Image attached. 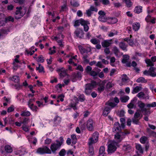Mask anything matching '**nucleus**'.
Wrapping results in <instances>:
<instances>
[{"label":"nucleus","instance_id":"obj_1","mask_svg":"<svg viewBox=\"0 0 156 156\" xmlns=\"http://www.w3.org/2000/svg\"><path fill=\"white\" fill-rule=\"evenodd\" d=\"M121 128L119 122H115L113 129V131L116 134L115 135V139L118 143L120 142L124 138V136L126 134L129 133H124L121 132Z\"/></svg>","mask_w":156,"mask_h":156},{"label":"nucleus","instance_id":"obj_2","mask_svg":"<svg viewBox=\"0 0 156 156\" xmlns=\"http://www.w3.org/2000/svg\"><path fill=\"white\" fill-rule=\"evenodd\" d=\"M63 142V138L62 137H60L59 140H56L57 143H54L52 144L50 146L51 152H52L53 153H55L56 151L60 148Z\"/></svg>","mask_w":156,"mask_h":156},{"label":"nucleus","instance_id":"obj_3","mask_svg":"<svg viewBox=\"0 0 156 156\" xmlns=\"http://www.w3.org/2000/svg\"><path fill=\"white\" fill-rule=\"evenodd\" d=\"M138 106L141 111L144 112V115H149L153 111L151 110L150 108H145V104L141 101H138Z\"/></svg>","mask_w":156,"mask_h":156},{"label":"nucleus","instance_id":"obj_4","mask_svg":"<svg viewBox=\"0 0 156 156\" xmlns=\"http://www.w3.org/2000/svg\"><path fill=\"white\" fill-rule=\"evenodd\" d=\"M106 105L108 106L106 107L104 110L103 114L105 116H107L110 112L111 109L116 105L114 103L109 101L106 103Z\"/></svg>","mask_w":156,"mask_h":156},{"label":"nucleus","instance_id":"obj_5","mask_svg":"<svg viewBox=\"0 0 156 156\" xmlns=\"http://www.w3.org/2000/svg\"><path fill=\"white\" fill-rule=\"evenodd\" d=\"M16 11L15 13V17L16 19H18L21 18L24 15L26 11L24 9L21 7H17L16 8Z\"/></svg>","mask_w":156,"mask_h":156},{"label":"nucleus","instance_id":"obj_6","mask_svg":"<svg viewBox=\"0 0 156 156\" xmlns=\"http://www.w3.org/2000/svg\"><path fill=\"white\" fill-rule=\"evenodd\" d=\"M118 143L115 141H112L109 144L108 146V153H114L116 150Z\"/></svg>","mask_w":156,"mask_h":156},{"label":"nucleus","instance_id":"obj_7","mask_svg":"<svg viewBox=\"0 0 156 156\" xmlns=\"http://www.w3.org/2000/svg\"><path fill=\"white\" fill-rule=\"evenodd\" d=\"M97 84V83L94 81H92L90 83L86 84L85 91L86 94L87 95L89 94L91 92L92 89Z\"/></svg>","mask_w":156,"mask_h":156},{"label":"nucleus","instance_id":"obj_8","mask_svg":"<svg viewBox=\"0 0 156 156\" xmlns=\"http://www.w3.org/2000/svg\"><path fill=\"white\" fill-rule=\"evenodd\" d=\"M98 133L97 132H94L92 137L89 139L88 145H92L93 144L96 143L98 140Z\"/></svg>","mask_w":156,"mask_h":156},{"label":"nucleus","instance_id":"obj_9","mask_svg":"<svg viewBox=\"0 0 156 156\" xmlns=\"http://www.w3.org/2000/svg\"><path fill=\"white\" fill-rule=\"evenodd\" d=\"M144 75L154 77L156 76V69L153 67L150 68L148 70H145L143 72Z\"/></svg>","mask_w":156,"mask_h":156},{"label":"nucleus","instance_id":"obj_10","mask_svg":"<svg viewBox=\"0 0 156 156\" xmlns=\"http://www.w3.org/2000/svg\"><path fill=\"white\" fill-rule=\"evenodd\" d=\"M37 152L40 154H51V151L48 147L45 146L39 148L37 150Z\"/></svg>","mask_w":156,"mask_h":156},{"label":"nucleus","instance_id":"obj_11","mask_svg":"<svg viewBox=\"0 0 156 156\" xmlns=\"http://www.w3.org/2000/svg\"><path fill=\"white\" fill-rule=\"evenodd\" d=\"M95 125V122L92 119H89L86 122L87 128L89 131L93 130Z\"/></svg>","mask_w":156,"mask_h":156},{"label":"nucleus","instance_id":"obj_12","mask_svg":"<svg viewBox=\"0 0 156 156\" xmlns=\"http://www.w3.org/2000/svg\"><path fill=\"white\" fill-rule=\"evenodd\" d=\"M81 77V74L80 72L74 73L72 74L71 79L73 82H75L76 80H80Z\"/></svg>","mask_w":156,"mask_h":156},{"label":"nucleus","instance_id":"obj_13","mask_svg":"<svg viewBox=\"0 0 156 156\" xmlns=\"http://www.w3.org/2000/svg\"><path fill=\"white\" fill-rule=\"evenodd\" d=\"M140 111H137L135 113L133 118L132 119L133 122L136 124H137L139 120L140 119Z\"/></svg>","mask_w":156,"mask_h":156},{"label":"nucleus","instance_id":"obj_14","mask_svg":"<svg viewBox=\"0 0 156 156\" xmlns=\"http://www.w3.org/2000/svg\"><path fill=\"white\" fill-rule=\"evenodd\" d=\"M57 71L59 73V76L61 78H63L66 75V71L64 68H58Z\"/></svg>","mask_w":156,"mask_h":156},{"label":"nucleus","instance_id":"obj_15","mask_svg":"<svg viewBox=\"0 0 156 156\" xmlns=\"http://www.w3.org/2000/svg\"><path fill=\"white\" fill-rule=\"evenodd\" d=\"M76 37H77L82 38L83 36L84 33L83 30L80 29H77L75 32Z\"/></svg>","mask_w":156,"mask_h":156},{"label":"nucleus","instance_id":"obj_16","mask_svg":"<svg viewBox=\"0 0 156 156\" xmlns=\"http://www.w3.org/2000/svg\"><path fill=\"white\" fill-rule=\"evenodd\" d=\"M156 19L155 18L151 16L150 15H148L145 18V20L147 22H151L153 24L155 23Z\"/></svg>","mask_w":156,"mask_h":156},{"label":"nucleus","instance_id":"obj_17","mask_svg":"<svg viewBox=\"0 0 156 156\" xmlns=\"http://www.w3.org/2000/svg\"><path fill=\"white\" fill-rule=\"evenodd\" d=\"M37 48H35L34 46L32 47L29 50H26L25 51V53L28 55H32L35 52V51H37Z\"/></svg>","mask_w":156,"mask_h":156},{"label":"nucleus","instance_id":"obj_18","mask_svg":"<svg viewBox=\"0 0 156 156\" xmlns=\"http://www.w3.org/2000/svg\"><path fill=\"white\" fill-rule=\"evenodd\" d=\"M99 86L98 88V91L99 92H101L103 91L105 89V82L104 81L100 80L98 83Z\"/></svg>","mask_w":156,"mask_h":156},{"label":"nucleus","instance_id":"obj_19","mask_svg":"<svg viewBox=\"0 0 156 156\" xmlns=\"http://www.w3.org/2000/svg\"><path fill=\"white\" fill-rule=\"evenodd\" d=\"M136 96L140 99H148L149 96L148 95H145L143 92H140L138 93Z\"/></svg>","mask_w":156,"mask_h":156},{"label":"nucleus","instance_id":"obj_20","mask_svg":"<svg viewBox=\"0 0 156 156\" xmlns=\"http://www.w3.org/2000/svg\"><path fill=\"white\" fill-rule=\"evenodd\" d=\"M79 48L80 51L82 54L87 53L88 52L90 51L91 50L90 48H88L87 50H86L83 47L81 46H79Z\"/></svg>","mask_w":156,"mask_h":156},{"label":"nucleus","instance_id":"obj_21","mask_svg":"<svg viewBox=\"0 0 156 156\" xmlns=\"http://www.w3.org/2000/svg\"><path fill=\"white\" fill-rule=\"evenodd\" d=\"M6 23L3 14L0 13V27L4 26Z\"/></svg>","mask_w":156,"mask_h":156},{"label":"nucleus","instance_id":"obj_22","mask_svg":"<svg viewBox=\"0 0 156 156\" xmlns=\"http://www.w3.org/2000/svg\"><path fill=\"white\" fill-rule=\"evenodd\" d=\"M111 41L109 40H105L101 42V45L103 47H108L111 44Z\"/></svg>","mask_w":156,"mask_h":156},{"label":"nucleus","instance_id":"obj_23","mask_svg":"<svg viewBox=\"0 0 156 156\" xmlns=\"http://www.w3.org/2000/svg\"><path fill=\"white\" fill-rule=\"evenodd\" d=\"M142 89V87L140 86H137L135 87H133V89L132 91L133 94H135L140 91Z\"/></svg>","mask_w":156,"mask_h":156},{"label":"nucleus","instance_id":"obj_24","mask_svg":"<svg viewBox=\"0 0 156 156\" xmlns=\"http://www.w3.org/2000/svg\"><path fill=\"white\" fill-rule=\"evenodd\" d=\"M140 27V24L139 23L136 22L134 23L133 24V30L135 31H138Z\"/></svg>","mask_w":156,"mask_h":156},{"label":"nucleus","instance_id":"obj_25","mask_svg":"<svg viewBox=\"0 0 156 156\" xmlns=\"http://www.w3.org/2000/svg\"><path fill=\"white\" fill-rule=\"evenodd\" d=\"M85 23V20L83 19H81L80 20H76L75 21L74 24L75 27L78 26L80 24H83Z\"/></svg>","mask_w":156,"mask_h":156},{"label":"nucleus","instance_id":"obj_26","mask_svg":"<svg viewBox=\"0 0 156 156\" xmlns=\"http://www.w3.org/2000/svg\"><path fill=\"white\" fill-rule=\"evenodd\" d=\"M77 55L71 56L69 58V60L68 61V62L69 64H74L75 62H76L77 60Z\"/></svg>","mask_w":156,"mask_h":156},{"label":"nucleus","instance_id":"obj_27","mask_svg":"<svg viewBox=\"0 0 156 156\" xmlns=\"http://www.w3.org/2000/svg\"><path fill=\"white\" fill-rule=\"evenodd\" d=\"M112 50L116 56L119 57L120 55V53L118 48L116 47H114Z\"/></svg>","mask_w":156,"mask_h":156},{"label":"nucleus","instance_id":"obj_28","mask_svg":"<svg viewBox=\"0 0 156 156\" xmlns=\"http://www.w3.org/2000/svg\"><path fill=\"white\" fill-rule=\"evenodd\" d=\"M119 46L124 51H127V45L124 42H121L119 44Z\"/></svg>","mask_w":156,"mask_h":156},{"label":"nucleus","instance_id":"obj_29","mask_svg":"<svg viewBox=\"0 0 156 156\" xmlns=\"http://www.w3.org/2000/svg\"><path fill=\"white\" fill-rule=\"evenodd\" d=\"M132 36L131 35H130V38L132 37ZM124 40L125 41H127V42L129 44L130 46H133L134 44V42L133 40L127 37L125 38L124 39Z\"/></svg>","mask_w":156,"mask_h":156},{"label":"nucleus","instance_id":"obj_30","mask_svg":"<svg viewBox=\"0 0 156 156\" xmlns=\"http://www.w3.org/2000/svg\"><path fill=\"white\" fill-rule=\"evenodd\" d=\"M11 80L13 81L14 82L18 83L20 81V78L18 76H14L12 77H10Z\"/></svg>","mask_w":156,"mask_h":156},{"label":"nucleus","instance_id":"obj_31","mask_svg":"<svg viewBox=\"0 0 156 156\" xmlns=\"http://www.w3.org/2000/svg\"><path fill=\"white\" fill-rule=\"evenodd\" d=\"M129 80L128 77L126 74H123L122 76V82L126 83L128 82Z\"/></svg>","mask_w":156,"mask_h":156},{"label":"nucleus","instance_id":"obj_32","mask_svg":"<svg viewBox=\"0 0 156 156\" xmlns=\"http://www.w3.org/2000/svg\"><path fill=\"white\" fill-rule=\"evenodd\" d=\"M140 141V143L143 144H144L148 141V138L144 136H143L141 137Z\"/></svg>","mask_w":156,"mask_h":156},{"label":"nucleus","instance_id":"obj_33","mask_svg":"<svg viewBox=\"0 0 156 156\" xmlns=\"http://www.w3.org/2000/svg\"><path fill=\"white\" fill-rule=\"evenodd\" d=\"M55 39L56 40L57 42L60 47L62 48L63 47L64 45V43L62 40H58L57 37H55Z\"/></svg>","mask_w":156,"mask_h":156},{"label":"nucleus","instance_id":"obj_34","mask_svg":"<svg viewBox=\"0 0 156 156\" xmlns=\"http://www.w3.org/2000/svg\"><path fill=\"white\" fill-rule=\"evenodd\" d=\"M30 113L28 111L25 110L21 112L20 115L22 116H28L30 115Z\"/></svg>","mask_w":156,"mask_h":156},{"label":"nucleus","instance_id":"obj_35","mask_svg":"<svg viewBox=\"0 0 156 156\" xmlns=\"http://www.w3.org/2000/svg\"><path fill=\"white\" fill-rule=\"evenodd\" d=\"M5 151L7 153H11L12 151V147L9 145H6L5 147Z\"/></svg>","mask_w":156,"mask_h":156},{"label":"nucleus","instance_id":"obj_36","mask_svg":"<svg viewBox=\"0 0 156 156\" xmlns=\"http://www.w3.org/2000/svg\"><path fill=\"white\" fill-rule=\"evenodd\" d=\"M98 19L100 21L104 22H106L107 20L105 15L99 16Z\"/></svg>","mask_w":156,"mask_h":156},{"label":"nucleus","instance_id":"obj_37","mask_svg":"<svg viewBox=\"0 0 156 156\" xmlns=\"http://www.w3.org/2000/svg\"><path fill=\"white\" fill-rule=\"evenodd\" d=\"M85 23L83 24H82V25L83 26V28L85 31H87L89 30V27L87 25L89 24V23L88 21H86L85 20Z\"/></svg>","mask_w":156,"mask_h":156},{"label":"nucleus","instance_id":"obj_38","mask_svg":"<svg viewBox=\"0 0 156 156\" xmlns=\"http://www.w3.org/2000/svg\"><path fill=\"white\" fill-rule=\"evenodd\" d=\"M71 141L73 144H75L77 141V138L75 135L73 134L71 136Z\"/></svg>","mask_w":156,"mask_h":156},{"label":"nucleus","instance_id":"obj_39","mask_svg":"<svg viewBox=\"0 0 156 156\" xmlns=\"http://www.w3.org/2000/svg\"><path fill=\"white\" fill-rule=\"evenodd\" d=\"M136 81L137 83H146L147 82V80L144 77H140L136 80Z\"/></svg>","mask_w":156,"mask_h":156},{"label":"nucleus","instance_id":"obj_40","mask_svg":"<svg viewBox=\"0 0 156 156\" xmlns=\"http://www.w3.org/2000/svg\"><path fill=\"white\" fill-rule=\"evenodd\" d=\"M142 7L141 6H136L134 9V12L137 13H139L142 12Z\"/></svg>","mask_w":156,"mask_h":156},{"label":"nucleus","instance_id":"obj_41","mask_svg":"<svg viewBox=\"0 0 156 156\" xmlns=\"http://www.w3.org/2000/svg\"><path fill=\"white\" fill-rule=\"evenodd\" d=\"M120 121L121 122V126H120L122 129H123L125 126V119L124 118H122L120 119Z\"/></svg>","mask_w":156,"mask_h":156},{"label":"nucleus","instance_id":"obj_42","mask_svg":"<svg viewBox=\"0 0 156 156\" xmlns=\"http://www.w3.org/2000/svg\"><path fill=\"white\" fill-rule=\"evenodd\" d=\"M129 99V97L128 96H126L122 97L120 98V100L122 102H126Z\"/></svg>","mask_w":156,"mask_h":156},{"label":"nucleus","instance_id":"obj_43","mask_svg":"<svg viewBox=\"0 0 156 156\" xmlns=\"http://www.w3.org/2000/svg\"><path fill=\"white\" fill-rule=\"evenodd\" d=\"M90 42L94 44H99L100 42V40L96 38L92 39L90 40Z\"/></svg>","mask_w":156,"mask_h":156},{"label":"nucleus","instance_id":"obj_44","mask_svg":"<svg viewBox=\"0 0 156 156\" xmlns=\"http://www.w3.org/2000/svg\"><path fill=\"white\" fill-rule=\"evenodd\" d=\"M37 70H38L39 72L40 73L44 72V67L40 64L39 65L38 67H37L36 68Z\"/></svg>","mask_w":156,"mask_h":156},{"label":"nucleus","instance_id":"obj_45","mask_svg":"<svg viewBox=\"0 0 156 156\" xmlns=\"http://www.w3.org/2000/svg\"><path fill=\"white\" fill-rule=\"evenodd\" d=\"M1 31L3 36L7 34L9 32V29H3L1 30Z\"/></svg>","mask_w":156,"mask_h":156},{"label":"nucleus","instance_id":"obj_46","mask_svg":"<svg viewBox=\"0 0 156 156\" xmlns=\"http://www.w3.org/2000/svg\"><path fill=\"white\" fill-rule=\"evenodd\" d=\"M146 107L149 108L150 107H156V102H154L151 103L147 104Z\"/></svg>","mask_w":156,"mask_h":156},{"label":"nucleus","instance_id":"obj_47","mask_svg":"<svg viewBox=\"0 0 156 156\" xmlns=\"http://www.w3.org/2000/svg\"><path fill=\"white\" fill-rule=\"evenodd\" d=\"M136 148L140 153H143V150L141 145L140 144H137L136 145Z\"/></svg>","mask_w":156,"mask_h":156},{"label":"nucleus","instance_id":"obj_48","mask_svg":"<svg viewBox=\"0 0 156 156\" xmlns=\"http://www.w3.org/2000/svg\"><path fill=\"white\" fill-rule=\"evenodd\" d=\"M145 62L148 66H152L154 65V63L151 62L150 59H147L145 60Z\"/></svg>","mask_w":156,"mask_h":156},{"label":"nucleus","instance_id":"obj_49","mask_svg":"<svg viewBox=\"0 0 156 156\" xmlns=\"http://www.w3.org/2000/svg\"><path fill=\"white\" fill-rule=\"evenodd\" d=\"M117 34V32L116 31H115L114 30H112L109 33L108 36L109 37H112L115 35Z\"/></svg>","mask_w":156,"mask_h":156},{"label":"nucleus","instance_id":"obj_50","mask_svg":"<svg viewBox=\"0 0 156 156\" xmlns=\"http://www.w3.org/2000/svg\"><path fill=\"white\" fill-rule=\"evenodd\" d=\"M71 5L73 6L77 7L79 6V4L74 0H72L70 2Z\"/></svg>","mask_w":156,"mask_h":156},{"label":"nucleus","instance_id":"obj_51","mask_svg":"<svg viewBox=\"0 0 156 156\" xmlns=\"http://www.w3.org/2000/svg\"><path fill=\"white\" fill-rule=\"evenodd\" d=\"M55 47L53 46L52 48H50L49 49V54L50 55H52L55 52Z\"/></svg>","mask_w":156,"mask_h":156},{"label":"nucleus","instance_id":"obj_52","mask_svg":"<svg viewBox=\"0 0 156 156\" xmlns=\"http://www.w3.org/2000/svg\"><path fill=\"white\" fill-rule=\"evenodd\" d=\"M37 61L39 62H43L44 61V58L42 56L38 57L37 58Z\"/></svg>","mask_w":156,"mask_h":156},{"label":"nucleus","instance_id":"obj_53","mask_svg":"<svg viewBox=\"0 0 156 156\" xmlns=\"http://www.w3.org/2000/svg\"><path fill=\"white\" fill-rule=\"evenodd\" d=\"M105 148L104 146H101L99 149V153L100 154H104L105 153Z\"/></svg>","mask_w":156,"mask_h":156},{"label":"nucleus","instance_id":"obj_54","mask_svg":"<svg viewBox=\"0 0 156 156\" xmlns=\"http://www.w3.org/2000/svg\"><path fill=\"white\" fill-rule=\"evenodd\" d=\"M29 107L33 111H36L37 109V107L36 106H34L33 104H29L28 105Z\"/></svg>","mask_w":156,"mask_h":156},{"label":"nucleus","instance_id":"obj_55","mask_svg":"<svg viewBox=\"0 0 156 156\" xmlns=\"http://www.w3.org/2000/svg\"><path fill=\"white\" fill-rule=\"evenodd\" d=\"M127 7H130L132 5V2L130 0H124Z\"/></svg>","mask_w":156,"mask_h":156},{"label":"nucleus","instance_id":"obj_56","mask_svg":"<svg viewBox=\"0 0 156 156\" xmlns=\"http://www.w3.org/2000/svg\"><path fill=\"white\" fill-rule=\"evenodd\" d=\"M85 100L84 96L83 94H80L78 97V101L81 102Z\"/></svg>","mask_w":156,"mask_h":156},{"label":"nucleus","instance_id":"obj_57","mask_svg":"<svg viewBox=\"0 0 156 156\" xmlns=\"http://www.w3.org/2000/svg\"><path fill=\"white\" fill-rule=\"evenodd\" d=\"M115 59L114 57H111L110 59V65L112 66H115V64L114 62H115Z\"/></svg>","mask_w":156,"mask_h":156},{"label":"nucleus","instance_id":"obj_58","mask_svg":"<svg viewBox=\"0 0 156 156\" xmlns=\"http://www.w3.org/2000/svg\"><path fill=\"white\" fill-rule=\"evenodd\" d=\"M66 151L65 150L63 149H62L59 152V154L60 156H64L66 154Z\"/></svg>","mask_w":156,"mask_h":156},{"label":"nucleus","instance_id":"obj_59","mask_svg":"<svg viewBox=\"0 0 156 156\" xmlns=\"http://www.w3.org/2000/svg\"><path fill=\"white\" fill-rule=\"evenodd\" d=\"M134 104V100L131 101L130 103L128 104L127 107L129 108H133Z\"/></svg>","mask_w":156,"mask_h":156},{"label":"nucleus","instance_id":"obj_60","mask_svg":"<svg viewBox=\"0 0 156 156\" xmlns=\"http://www.w3.org/2000/svg\"><path fill=\"white\" fill-rule=\"evenodd\" d=\"M89 146V152L91 154H92L94 153V148L92 145H88Z\"/></svg>","mask_w":156,"mask_h":156},{"label":"nucleus","instance_id":"obj_61","mask_svg":"<svg viewBox=\"0 0 156 156\" xmlns=\"http://www.w3.org/2000/svg\"><path fill=\"white\" fill-rule=\"evenodd\" d=\"M114 84L113 83L111 82H109L106 84V88L107 89H109L111 87H113L114 86Z\"/></svg>","mask_w":156,"mask_h":156},{"label":"nucleus","instance_id":"obj_62","mask_svg":"<svg viewBox=\"0 0 156 156\" xmlns=\"http://www.w3.org/2000/svg\"><path fill=\"white\" fill-rule=\"evenodd\" d=\"M14 20V18L11 16H9L6 19H5V21H8L13 22Z\"/></svg>","mask_w":156,"mask_h":156},{"label":"nucleus","instance_id":"obj_63","mask_svg":"<svg viewBox=\"0 0 156 156\" xmlns=\"http://www.w3.org/2000/svg\"><path fill=\"white\" fill-rule=\"evenodd\" d=\"M61 120V118L58 115L56 116L54 118V121L56 123H59Z\"/></svg>","mask_w":156,"mask_h":156},{"label":"nucleus","instance_id":"obj_64","mask_svg":"<svg viewBox=\"0 0 156 156\" xmlns=\"http://www.w3.org/2000/svg\"><path fill=\"white\" fill-rule=\"evenodd\" d=\"M92 69L91 66H87L86 67V70L87 73H89L91 71Z\"/></svg>","mask_w":156,"mask_h":156}]
</instances>
